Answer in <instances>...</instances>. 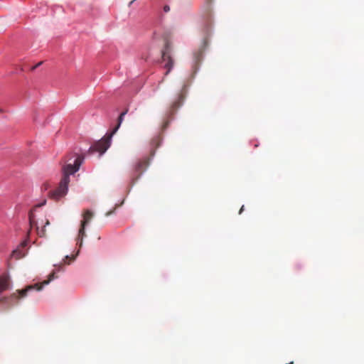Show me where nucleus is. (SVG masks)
I'll list each match as a JSON object with an SVG mask.
<instances>
[{"label": "nucleus", "mask_w": 364, "mask_h": 364, "mask_svg": "<svg viewBox=\"0 0 364 364\" xmlns=\"http://www.w3.org/2000/svg\"><path fill=\"white\" fill-rule=\"evenodd\" d=\"M84 161V156H77L73 161V164L68 163L63 167V177L59 183V186L53 191L51 196L55 199H59L64 196L68 192V186L70 183V175L76 173Z\"/></svg>", "instance_id": "obj_1"}, {"label": "nucleus", "mask_w": 364, "mask_h": 364, "mask_svg": "<svg viewBox=\"0 0 364 364\" xmlns=\"http://www.w3.org/2000/svg\"><path fill=\"white\" fill-rule=\"evenodd\" d=\"M127 109L124 112H122L118 117L117 124L113 129V130L109 134L105 136L98 141L95 142L92 146H90L89 149V153L93 154L95 152H99L100 155L104 154L107 149L109 147L111 143V138L112 136L117 132L118 129L119 128L122 122H123L124 117L127 113Z\"/></svg>", "instance_id": "obj_2"}, {"label": "nucleus", "mask_w": 364, "mask_h": 364, "mask_svg": "<svg viewBox=\"0 0 364 364\" xmlns=\"http://www.w3.org/2000/svg\"><path fill=\"white\" fill-rule=\"evenodd\" d=\"M54 278H55V272H53L49 275L48 280L44 281L41 284H35L34 285H30V286L26 287L24 289L17 290L16 292L13 293L9 298L10 300L14 301V302L12 303L11 304H16L18 303V299L24 298L25 296H26L27 293L31 290H37V291L41 290L43 288V285L48 284Z\"/></svg>", "instance_id": "obj_3"}, {"label": "nucleus", "mask_w": 364, "mask_h": 364, "mask_svg": "<svg viewBox=\"0 0 364 364\" xmlns=\"http://www.w3.org/2000/svg\"><path fill=\"white\" fill-rule=\"evenodd\" d=\"M150 160L151 156H144L136 163L131 176V181L132 183H134L146 171L149 165Z\"/></svg>", "instance_id": "obj_4"}, {"label": "nucleus", "mask_w": 364, "mask_h": 364, "mask_svg": "<svg viewBox=\"0 0 364 364\" xmlns=\"http://www.w3.org/2000/svg\"><path fill=\"white\" fill-rule=\"evenodd\" d=\"M83 220L81 221V227L79 230L78 237H77V245H79L80 247L82 245V239L83 237L85 236V226L89 223L90 220L92 219L93 216V213L90 210H86L83 213Z\"/></svg>", "instance_id": "obj_5"}, {"label": "nucleus", "mask_w": 364, "mask_h": 364, "mask_svg": "<svg viewBox=\"0 0 364 364\" xmlns=\"http://www.w3.org/2000/svg\"><path fill=\"white\" fill-rule=\"evenodd\" d=\"M188 92V87L187 85H183L180 90L179 93L177 95L176 98L174 100V101L172 102L171 107H170V114H173V112L180 107L186 96V94Z\"/></svg>", "instance_id": "obj_6"}, {"label": "nucleus", "mask_w": 364, "mask_h": 364, "mask_svg": "<svg viewBox=\"0 0 364 364\" xmlns=\"http://www.w3.org/2000/svg\"><path fill=\"white\" fill-rule=\"evenodd\" d=\"M11 285L10 277L7 273L0 276V294L9 289Z\"/></svg>", "instance_id": "obj_7"}, {"label": "nucleus", "mask_w": 364, "mask_h": 364, "mask_svg": "<svg viewBox=\"0 0 364 364\" xmlns=\"http://www.w3.org/2000/svg\"><path fill=\"white\" fill-rule=\"evenodd\" d=\"M208 38H204L200 48L197 51H196L194 53L193 56H194L196 63H199L200 62V60L203 58V52L208 46Z\"/></svg>", "instance_id": "obj_8"}, {"label": "nucleus", "mask_w": 364, "mask_h": 364, "mask_svg": "<svg viewBox=\"0 0 364 364\" xmlns=\"http://www.w3.org/2000/svg\"><path fill=\"white\" fill-rule=\"evenodd\" d=\"M163 61L165 62L164 67L167 69L165 75H168L173 66V60L166 52L162 53Z\"/></svg>", "instance_id": "obj_9"}, {"label": "nucleus", "mask_w": 364, "mask_h": 364, "mask_svg": "<svg viewBox=\"0 0 364 364\" xmlns=\"http://www.w3.org/2000/svg\"><path fill=\"white\" fill-rule=\"evenodd\" d=\"M161 142V138L160 136H154L151 141V157H152L155 154V149L159 147Z\"/></svg>", "instance_id": "obj_10"}, {"label": "nucleus", "mask_w": 364, "mask_h": 364, "mask_svg": "<svg viewBox=\"0 0 364 364\" xmlns=\"http://www.w3.org/2000/svg\"><path fill=\"white\" fill-rule=\"evenodd\" d=\"M12 256L15 257V259H18L25 256V252H23L20 248H17L12 252Z\"/></svg>", "instance_id": "obj_11"}, {"label": "nucleus", "mask_w": 364, "mask_h": 364, "mask_svg": "<svg viewBox=\"0 0 364 364\" xmlns=\"http://www.w3.org/2000/svg\"><path fill=\"white\" fill-rule=\"evenodd\" d=\"M29 223L31 227L36 225V222L34 220L33 214L32 213H29Z\"/></svg>", "instance_id": "obj_12"}, {"label": "nucleus", "mask_w": 364, "mask_h": 364, "mask_svg": "<svg viewBox=\"0 0 364 364\" xmlns=\"http://www.w3.org/2000/svg\"><path fill=\"white\" fill-rule=\"evenodd\" d=\"M68 259H70V260L73 261V260L75 259V257L73 256V257H70L69 256H66L65 258L64 262L67 263V264H69L70 263L69 262H66Z\"/></svg>", "instance_id": "obj_13"}, {"label": "nucleus", "mask_w": 364, "mask_h": 364, "mask_svg": "<svg viewBox=\"0 0 364 364\" xmlns=\"http://www.w3.org/2000/svg\"><path fill=\"white\" fill-rule=\"evenodd\" d=\"M38 235L40 236V237H43L45 235V230L44 229H42L41 230H38Z\"/></svg>", "instance_id": "obj_14"}, {"label": "nucleus", "mask_w": 364, "mask_h": 364, "mask_svg": "<svg viewBox=\"0 0 364 364\" xmlns=\"http://www.w3.org/2000/svg\"><path fill=\"white\" fill-rule=\"evenodd\" d=\"M163 9H164V12L167 13V12H168L170 11V7L168 5H165L164 6Z\"/></svg>", "instance_id": "obj_15"}, {"label": "nucleus", "mask_w": 364, "mask_h": 364, "mask_svg": "<svg viewBox=\"0 0 364 364\" xmlns=\"http://www.w3.org/2000/svg\"><path fill=\"white\" fill-rule=\"evenodd\" d=\"M26 245H27V241H26V240H25V241H23V242H21V245H20V247L23 248V247H25Z\"/></svg>", "instance_id": "obj_16"}, {"label": "nucleus", "mask_w": 364, "mask_h": 364, "mask_svg": "<svg viewBox=\"0 0 364 364\" xmlns=\"http://www.w3.org/2000/svg\"><path fill=\"white\" fill-rule=\"evenodd\" d=\"M42 64V62H40L38 63V64H36L35 66L32 67L31 70H35L36 68H38L39 65H41Z\"/></svg>", "instance_id": "obj_17"}, {"label": "nucleus", "mask_w": 364, "mask_h": 364, "mask_svg": "<svg viewBox=\"0 0 364 364\" xmlns=\"http://www.w3.org/2000/svg\"><path fill=\"white\" fill-rule=\"evenodd\" d=\"M244 209H245V207H244V205H242V206L241 207V208H240V211H239V214H241V213L243 212Z\"/></svg>", "instance_id": "obj_18"}, {"label": "nucleus", "mask_w": 364, "mask_h": 364, "mask_svg": "<svg viewBox=\"0 0 364 364\" xmlns=\"http://www.w3.org/2000/svg\"><path fill=\"white\" fill-rule=\"evenodd\" d=\"M168 122H165L163 125V128L165 129L168 126Z\"/></svg>", "instance_id": "obj_19"}, {"label": "nucleus", "mask_w": 364, "mask_h": 364, "mask_svg": "<svg viewBox=\"0 0 364 364\" xmlns=\"http://www.w3.org/2000/svg\"><path fill=\"white\" fill-rule=\"evenodd\" d=\"M112 213H113V211L107 212V213H106V216H109V215H111Z\"/></svg>", "instance_id": "obj_20"}, {"label": "nucleus", "mask_w": 364, "mask_h": 364, "mask_svg": "<svg viewBox=\"0 0 364 364\" xmlns=\"http://www.w3.org/2000/svg\"><path fill=\"white\" fill-rule=\"evenodd\" d=\"M49 223H49V221H48V220H47V221H46V225H49Z\"/></svg>", "instance_id": "obj_21"}]
</instances>
